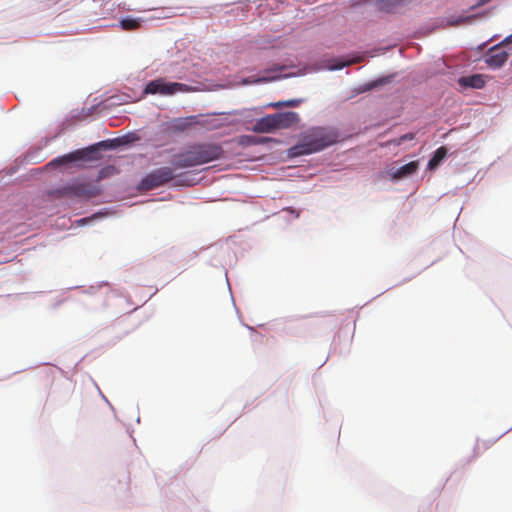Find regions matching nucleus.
<instances>
[{
    "mask_svg": "<svg viewBox=\"0 0 512 512\" xmlns=\"http://www.w3.org/2000/svg\"><path fill=\"white\" fill-rule=\"evenodd\" d=\"M224 154L221 145L200 143L189 146L185 151L173 156L172 165L176 169L192 168L220 159Z\"/></svg>",
    "mask_w": 512,
    "mask_h": 512,
    "instance_id": "nucleus-1",
    "label": "nucleus"
},
{
    "mask_svg": "<svg viewBox=\"0 0 512 512\" xmlns=\"http://www.w3.org/2000/svg\"><path fill=\"white\" fill-rule=\"evenodd\" d=\"M339 138L338 132L331 128H313L304 136L302 142L291 148L292 155H307L319 152L335 143Z\"/></svg>",
    "mask_w": 512,
    "mask_h": 512,
    "instance_id": "nucleus-2",
    "label": "nucleus"
},
{
    "mask_svg": "<svg viewBox=\"0 0 512 512\" xmlns=\"http://www.w3.org/2000/svg\"><path fill=\"white\" fill-rule=\"evenodd\" d=\"M119 142H120L119 139H114V140H111L110 142L109 141H101V142L97 143L96 145H92V146H90L88 148H84V149H78V150L71 152L67 155L56 158L52 162H50V165L71 163V162L79 161V160H93L96 158L95 155L97 154L99 147L111 148V147H115L117 145V143H119Z\"/></svg>",
    "mask_w": 512,
    "mask_h": 512,
    "instance_id": "nucleus-3",
    "label": "nucleus"
},
{
    "mask_svg": "<svg viewBox=\"0 0 512 512\" xmlns=\"http://www.w3.org/2000/svg\"><path fill=\"white\" fill-rule=\"evenodd\" d=\"M190 87L184 83L169 82L166 78H157L148 82L144 88V94H159L162 96H171L176 93L189 92Z\"/></svg>",
    "mask_w": 512,
    "mask_h": 512,
    "instance_id": "nucleus-4",
    "label": "nucleus"
},
{
    "mask_svg": "<svg viewBox=\"0 0 512 512\" xmlns=\"http://www.w3.org/2000/svg\"><path fill=\"white\" fill-rule=\"evenodd\" d=\"M174 169L171 167H160L147 174L139 183L138 188L143 191H150L159 188L173 180Z\"/></svg>",
    "mask_w": 512,
    "mask_h": 512,
    "instance_id": "nucleus-5",
    "label": "nucleus"
},
{
    "mask_svg": "<svg viewBox=\"0 0 512 512\" xmlns=\"http://www.w3.org/2000/svg\"><path fill=\"white\" fill-rule=\"evenodd\" d=\"M55 193L63 197L90 199L99 194V189L90 183L74 182L61 187Z\"/></svg>",
    "mask_w": 512,
    "mask_h": 512,
    "instance_id": "nucleus-6",
    "label": "nucleus"
},
{
    "mask_svg": "<svg viewBox=\"0 0 512 512\" xmlns=\"http://www.w3.org/2000/svg\"><path fill=\"white\" fill-rule=\"evenodd\" d=\"M503 43L493 46L485 55V62L491 68H500L508 59V52L502 47Z\"/></svg>",
    "mask_w": 512,
    "mask_h": 512,
    "instance_id": "nucleus-7",
    "label": "nucleus"
},
{
    "mask_svg": "<svg viewBox=\"0 0 512 512\" xmlns=\"http://www.w3.org/2000/svg\"><path fill=\"white\" fill-rule=\"evenodd\" d=\"M275 125L277 130L288 129L295 125H297L300 121V117L298 113L288 111V112H278L274 113Z\"/></svg>",
    "mask_w": 512,
    "mask_h": 512,
    "instance_id": "nucleus-8",
    "label": "nucleus"
},
{
    "mask_svg": "<svg viewBox=\"0 0 512 512\" xmlns=\"http://www.w3.org/2000/svg\"><path fill=\"white\" fill-rule=\"evenodd\" d=\"M419 168L418 161H411L397 169L391 168L390 175L392 179L399 180L409 177L417 172Z\"/></svg>",
    "mask_w": 512,
    "mask_h": 512,
    "instance_id": "nucleus-9",
    "label": "nucleus"
},
{
    "mask_svg": "<svg viewBox=\"0 0 512 512\" xmlns=\"http://www.w3.org/2000/svg\"><path fill=\"white\" fill-rule=\"evenodd\" d=\"M252 130L256 133H271L276 129L275 119L273 114H268L258 120L253 125Z\"/></svg>",
    "mask_w": 512,
    "mask_h": 512,
    "instance_id": "nucleus-10",
    "label": "nucleus"
},
{
    "mask_svg": "<svg viewBox=\"0 0 512 512\" xmlns=\"http://www.w3.org/2000/svg\"><path fill=\"white\" fill-rule=\"evenodd\" d=\"M458 83L463 88H475V89H481L485 85V81L483 79V76L480 74H474L471 76L461 77L458 80Z\"/></svg>",
    "mask_w": 512,
    "mask_h": 512,
    "instance_id": "nucleus-11",
    "label": "nucleus"
},
{
    "mask_svg": "<svg viewBox=\"0 0 512 512\" xmlns=\"http://www.w3.org/2000/svg\"><path fill=\"white\" fill-rule=\"evenodd\" d=\"M120 26L123 30L133 31L141 26V21L136 18L127 17L120 21Z\"/></svg>",
    "mask_w": 512,
    "mask_h": 512,
    "instance_id": "nucleus-12",
    "label": "nucleus"
},
{
    "mask_svg": "<svg viewBox=\"0 0 512 512\" xmlns=\"http://www.w3.org/2000/svg\"><path fill=\"white\" fill-rule=\"evenodd\" d=\"M302 103L301 99H290L286 101H277V102H271L266 105V107L270 108H282V107H298Z\"/></svg>",
    "mask_w": 512,
    "mask_h": 512,
    "instance_id": "nucleus-13",
    "label": "nucleus"
},
{
    "mask_svg": "<svg viewBox=\"0 0 512 512\" xmlns=\"http://www.w3.org/2000/svg\"><path fill=\"white\" fill-rule=\"evenodd\" d=\"M362 60H363V57H356L352 60H348L345 62L340 61L338 59H334L333 64L329 65V68L331 70H338V69H342L343 67L354 64V63H360Z\"/></svg>",
    "mask_w": 512,
    "mask_h": 512,
    "instance_id": "nucleus-14",
    "label": "nucleus"
},
{
    "mask_svg": "<svg viewBox=\"0 0 512 512\" xmlns=\"http://www.w3.org/2000/svg\"><path fill=\"white\" fill-rule=\"evenodd\" d=\"M447 150L445 147H440L435 151L434 156L429 161V167H435L446 156Z\"/></svg>",
    "mask_w": 512,
    "mask_h": 512,
    "instance_id": "nucleus-15",
    "label": "nucleus"
},
{
    "mask_svg": "<svg viewBox=\"0 0 512 512\" xmlns=\"http://www.w3.org/2000/svg\"><path fill=\"white\" fill-rule=\"evenodd\" d=\"M473 18L474 16L458 17L455 20L450 21L449 24L452 26H458L461 24L469 23Z\"/></svg>",
    "mask_w": 512,
    "mask_h": 512,
    "instance_id": "nucleus-16",
    "label": "nucleus"
},
{
    "mask_svg": "<svg viewBox=\"0 0 512 512\" xmlns=\"http://www.w3.org/2000/svg\"><path fill=\"white\" fill-rule=\"evenodd\" d=\"M186 126H187V123L182 119L177 120L173 124V128L175 131H183V130H185Z\"/></svg>",
    "mask_w": 512,
    "mask_h": 512,
    "instance_id": "nucleus-17",
    "label": "nucleus"
},
{
    "mask_svg": "<svg viewBox=\"0 0 512 512\" xmlns=\"http://www.w3.org/2000/svg\"><path fill=\"white\" fill-rule=\"evenodd\" d=\"M414 139V134L413 133H407L405 135H402L399 140H398V144H401L402 142L404 141H407V140H412Z\"/></svg>",
    "mask_w": 512,
    "mask_h": 512,
    "instance_id": "nucleus-18",
    "label": "nucleus"
},
{
    "mask_svg": "<svg viewBox=\"0 0 512 512\" xmlns=\"http://www.w3.org/2000/svg\"><path fill=\"white\" fill-rule=\"evenodd\" d=\"M276 79H278V77H276V76L263 77V78L259 79L257 82H269V81H273V80H276Z\"/></svg>",
    "mask_w": 512,
    "mask_h": 512,
    "instance_id": "nucleus-19",
    "label": "nucleus"
},
{
    "mask_svg": "<svg viewBox=\"0 0 512 512\" xmlns=\"http://www.w3.org/2000/svg\"><path fill=\"white\" fill-rule=\"evenodd\" d=\"M491 0H478L477 4L475 5L476 7H480V6H483L485 5L486 3L490 2Z\"/></svg>",
    "mask_w": 512,
    "mask_h": 512,
    "instance_id": "nucleus-20",
    "label": "nucleus"
},
{
    "mask_svg": "<svg viewBox=\"0 0 512 512\" xmlns=\"http://www.w3.org/2000/svg\"><path fill=\"white\" fill-rule=\"evenodd\" d=\"M509 42H512V34L510 36H508L505 40H503L501 43L505 44V43H509Z\"/></svg>",
    "mask_w": 512,
    "mask_h": 512,
    "instance_id": "nucleus-21",
    "label": "nucleus"
},
{
    "mask_svg": "<svg viewBox=\"0 0 512 512\" xmlns=\"http://www.w3.org/2000/svg\"><path fill=\"white\" fill-rule=\"evenodd\" d=\"M268 140H269L268 138H265V139L261 140L260 142H261V143H265V142H267Z\"/></svg>",
    "mask_w": 512,
    "mask_h": 512,
    "instance_id": "nucleus-22",
    "label": "nucleus"
}]
</instances>
